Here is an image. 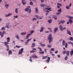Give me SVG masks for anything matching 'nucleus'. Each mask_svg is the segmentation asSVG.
<instances>
[{"instance_id": "obj_1", "label": "nucleus", "mask_w": 73, "mask_h": 73, "mask_svg": "<svg viewBox=\"0 0 73 73\" xmlns=\"http://www.w3.org/2000/svg\"><path fill=\"white\" fill-rule=\"evenodd\" d=\"M53 38L52 37V35L50 34L48 36V39L49 40V43H50V42L52 41Z\"/></svg>"}, {"instance_id": "obj_2", "label": "nucleus", "mask_w": 73, "mask_h": 73, "mask_svg": "<svg viewBox=\"0 0 73 73\" xmlns=\"http://www.w3.org/2000/svg\"><path fill=\"white\" fill-rule=\"evenodd\" d=\"M28 8H30L29 9L28 8H26L25 9V11L26 12H28L29 11V13H31V8H30V6H29L28 7Z\"/></svg>"}, {"instance_id": "obj_3", "label": "nucleus", "mask_w": 73, "mask_h": 73, "mask_svg": "<svg viewBox=\"0 0 73 73\" xmlns=\"http://www.w3.org/2000/svg\"><path fill=\"white\" fill-rule=\"evenodd\" d=\"M2 43H3V44H5V45L7 47V48H8L9 46L7 44H9V43L8 42H5L4 43L3 42Z\"/></svg>"}, {"instance_id": "obj_4", "label": "nucleus", "mask_w": 73, "mask_h": 73, "mask_svg": "<svg viewBox=\"0 0 73 73\" xmlns=\"http://www.w3.org/2000/svg\"><path fill=\"white\" fill-rule=\"evenodd\" d=\"M24 50V48H22L20 50H19V54H21L22 53H23V50Z\"/></svg>"}, {"instance_id": "obj_5", "label": "nucleus", "mask_w": 73, "mask_h": 73, "mask_svg": "<svg viewBox=\"0 0 73 73\" xmlns=\"http://www.w3.org/2000/svg\"><path fill=\"white\" fill-rule=\"evenodd\" d=\"M5 33V32L3 31V33H1V32H0V35H1V37L2 38L4 36V34Z\"/></svg>"}, {"instance_id": "obj_6", "label": "nucleus", "mask_w": 73, "mask_h": 73, "mask_svg": "<svg viewBox=\"0 0 73 73\" xmlns=\"http://www.w3.org/2000/svg\"><path fill=\"white\" fill-rule=\"evenodd\" d=\"M40 7H47L48 8V6L46 5H44L43 4H42L40 5Z\"/></svg>"}, {"instance_id": "obj_7", "label": "nucleus", "mask_w": 73, "mask_h": 73, "mask_svg": "<svg viewBox=\"0 0 73 73\" xmlns=\"http://www.w3.org/2000/svg\"><path fill=\"white\" fill-rule=\"evenodd\" d=\"M36 17L38 19H42V18L38 15L36 16Z\"/></svg>"}, {"instance_id": "obj_8", "label": "nucleus", "mask_w": 73, "mask_h": 73, "mask_svg": "<svg viewBox=\"0 0 73 73\" xmlns=\"http://www.w3.org/2000/svg\"><path fill=\"white\" fill-rule=\"evenodd\" d=\"M22 2L23 5H25L26 4V2H25V0H22Z\"/></svg>"}, {"instance_id": "obj_9", "label": "nucleus", "mask_w": 73, "mask_h": 73, "mask_svg": "<svg viewBox=\"0 0 73 73\" xmlns=\"http://www.w3.org/2000/svg\"><path fill=\"white\" fill-rule=\"evenodd\" d=\"M11 15H12V13H9L8 15H5V16L6 17H8V16H11Z\"/></svg>"}, {"instance_id": "obj_10", "label": "nucleus", "mask_w": 73, "mask_h": 73, "mask_svg": "<svg viewBox=\"0 0 73 73\" xmlns=\"http://www.w3.org/2000/svg\"><path fill=\"white\" fill-rule=\"evenodd\" d=\"M58 30V29L57 28H55L54 30V33H55L56 32H57V31Z\"/></svg>"}, {"instance_id": "obj_11", "label": "nucleus", "mask_w": 73, "mask_h": 73, "mask_svg": "<svg viewBox=\"0 0 73 73\" xmlns=\"http://www.w3.org/2000/svg\"><path fill=\"white\" fill-rule=\"evenodd\" d=\"M32 58H37V57L35 55H34L32 56Z\"/></svg>"}, {"instance_id": "obj_12", "label": "nucleus", "mask_w": 73, "mask_h": 73, "mask_svg": "<svg viewBox=\"0 0 73 73\" xmlns=\"http://www.w3.org/2000/svg\"><path fill=\"white\" fill-rule=\"evenodd\" d=\"M32 35V34H28L26 37V39H28V38H29V36H31V35Z\"/></svg>"}, {"instance_id": "obj_13", "label": "nucleus", "mask_w": 73, "mask_h": 73, "mask_svg": "<svg viewBox=\"0 0 73 73\" xmlns=\"http://www.w3.org/2000/svg\"><path fill=\"white\" fill-rule=\"evenodd\" d=\"M53 17L55 20H57V17L56 15H53Z\"/></svg>"}, {"instance_id": "obj_14", "label": "nucleus", "mask_w": 73, "mask_h": 73, "mask_svg": "<svg viewBox=\"0 0 73 73\" xmlns=\"http://www.w3.org/2000/svg\"><path fill=\"white\" fill-rule=\"evenodd\" d=\"M45 9H46L47 10H48V11H52V10H50L51 9H52L51 8H46Z\"/></svg>"}, {"instance_id": "obj_15", "label": "nucleus", "mask_w": 73, "mask_h": 73, "mask_svg": "<svg viewBox=\"0 0 73 73\" xmlns=\"http://www.w3.org/2000/svg\"><path fill=\"white\" fill-rule=\"evenodd\" d=\"M7 42H10V38L9 37H8L7 38Z\"/></svg>"}, {"instance_id": "obj_16", "label": "nucleus", "mask_w": 73, "mask_h": 73, "mask_svg": "<svg viewBox=\"0 0 73 73\" xmlns=\"http://www.w3.org/2000/svg\"><path fill=\"white\" fill-rule=\"evenodd\" d=\"M59 27L60 31H62L63 30V29H62V27L61 25H60L59 26Z\"/></svg>"}, {"instance_id": "obj_17", "label": "nucleus", "mask_w": 73, "mask_h": 73, "mask_svg": "<svg viewBox=\"0 0 73 73\" xmlns=\"http://www.w3.org/2000/svg\"><path fill=\"white\" fill-rule=\"evenodd\" d=\"M67 32L68 34L69 35H70V36L71 35V33L70 32V31H67Z\"/></svg>"}, {"instance_id": "obj_18", "label": "nucleus", "mask_w": 73, "mask_h": 73, "mask_svg": "<svg viewBox=\"0 0 73 73\" xmlns=\"http://www.w3.org/2000/svg\"><path fill=\"white\" fill-rule=\"evenodd\" d=\"M44 29V28L43 27H42L40 30V32H43V30Z\"/></svg>"}, {"instance_id": "obj_19", "label": "nucleus", "mask_w": 73, "mask_h": 73, "mask_svg": "<svg viewBox=\"0 0 73 73\" xmlns=\"http://www.w3.org/2000/svg\"><path fill=\"white\" fill-rule=\"evenodd\" d=\"M66 54L67 56H69V53H70V52L68 51H67V52H66Z\"/></svg>"}, {"instance_id": "obj_20", "label": "nucleus", "mask_w": 73, "mask_h": 73, "mask_svg": "<svg viewBox=\"0 0 73 73\" xmlns=\"http://www.w3.org/2000/svg\"><path fill=\"white\" fill-rule=\"evenodd\" d=\"M68 22L69 23H70V24H72V23H73V21H72V20L69 19L68 21Z\"/></svg>"}, {"instance_id": "obj_21", "label": "nucleus", "mask_w": 73, "mask_h": 73, "mask_svg": "<svg viewBox=\"0 0 73 73\" xmlns=\"http://www.w3.org/2000/svg\"><path fill=\"white\" fill-rule=\"evenodd\" d=\"M12 51L11 50H9V54H12Z\"/></svg>"}, {"instance_id": "obj_22", "label": "nucleus", "mask_w": 73, "mask_h": 73, "mask_svg": "<svg viewBox=\"0 0 73 73\" xmlns=\"http://www.w3.org/2000/svg\"><path fill=\"white\" fill-rule=\"evenodd\" d=\"M15 37L17 38V39H19L20 38H19V35H17L15 36Z\"/></svg>"}, {"instance_id": "obj_23", "label": "nucleus", "mask_w": 73, "mask_h": 73, "mask_svg": "<svg viewBox=\"0 0 73 73\" xmlns=\"http://www.w3.org/2000/svg\"><path fill=\"white\" fill-rule=\"evenodd\" d=\"M47 57H48V56H43L42 57V59H43V60H44V59H45V58H46Z\"/></svg>"}, {"instance_id": "obj_24", "label": "nucleus", "mask_w": 73, "mask_h": 73, "mask_svg": "<svg viewBox=\"0 0 73 73\" xmlns=\"http://www.w3.org/2000/svg\"><path fill=\"white\" fill-rule=\"evenodd\" d=\"M38 9H37V8L36 7L35 8V12L36 13H38Z\"/></svg>"}, {"instance_id": "obj_25", "label": "nucleus", "mask_w": 73, "mask_h": 73, "mask_svg": "<svg viewBox=\"0 0 73 73\" xmlns=\"http://www.w3.org/2000/svg\"><path fill=\"white\" fill-rule=\"evenodd\" d=\"M39 53H40V54H43L44 53V52L43 51L40 52H39Z\"/></svg>"}, {"instance_id": "obj_26", "label": "nucleus", "mask_w": 73, "mask_h": 73, "mask_svg": "<svg viewBox=\"0 0 73 73\" xmlns=\"http://www.w3.org/2000/svg\"><path fill=\"white\" fill-rule=\"evenodd\" d=\"M60 23H62V24H64V23H65V21L64 20H62L60 22Z\"/></svg>"}, {"instance_id": "obj_27", "label": "nucleus", "mask_w": 73, "mask_h": 73, "mask_svg": "<svg viewBox=\"0 0 73 73\" xmlns=\"http://www.w3.org/2000/svg\"><path fill=\"white\" fill-rule=\"evenodd\" d=\"M70 53L71 56H73V50H72L71 51H70Z\"/></svg>"}, {"instance_id": "obj_28", "label": "nucleus", "mask_w": 73, "mask_h": 73, "mask_svg": "<svg viewBox=\"0 0 73 73\" xmlns=\"http://www.w3.org/2000/svg\"><path fill=\"white\" fill-rule=\"evenodd\" d=\"M66 52H67L66 51H63L62 54H65V53H66Z\"/></svg>"}, {"instance_id": "obj_29", "label": "nucleus", "mask_w": 73, "mask_h": 73, "mask_svg": "<svg viewBox=\"0 0 73 73\" xmlns=\"http://www.w3.org/2000/svg\"><path fill=\"white\" fill-rule=\"evenodd\" d=\"M9 6V5L8 4H6L5 5V8H6L7 9L8 8Z\"/></svg>"}, {"instance_id": "obj_30", "label": "nucleus", "mask_w": 73, "mask_h": 73, "mask_svg": "<svg viewBox=\"0 0 73 73\" xmlns=\"http://www.w3.org/2000/svg\"><path fill=\"white\" fill-rule=\"evenodd\" d=\"M68 56H66L64 58L65 60H67L68 59Z\"/></svg>"}, {"instance_id": "obj_31", "label": "nucleus", "mask_w": 73, "mask_h": 73, "mask_svg": "<svg viewBox=\"0 0 73 73\" xmlns=\"http://www.w3.org/2000/svg\"><path fill=\"white\" fill-rule=\"evenodd\" d=\"M32 47L33 48H34V47H35V43H33L32 44Z\"/></svg>"}, {"instance_id": "obj_32", "label": "nucleus", "mask_w": 73, "mask_h": 73, "mask_svg": "<svg viewBox=\"0 0 73 73\" xmlns=\"http://www.w3.org/2000/svg\"><path fill=\"white\" fill-rule=\"evenodd\" d=\"M35 52H36V51L34 50H32L30 51L31 53H35Z\"/></svg>"}, {"instance_id": "obj_33", "label": "nucleus", "mask_w": 73, "mask_h": 73, "mask_svg": "<svg viewBox=\"0 0 73 73\" xmlns=\"http://www.w3.org/2000/svg\"><path fill=\"white\" fill-rule=\"evenodd\" d=\"M65 42L64 40H63L62 42V45H65Z\"/></svg>"}, {"instance_id": "obj_34", "label": "nucleus", "mask_w": 73, "mask_h": 73, "mask_svg": "<svg viewBox=\"0 0 73 73\" xmlns=\"http://www.w3.org/2000/svg\"><path fill=\"white\" fill-rule=\"evenodd\" d=\"M57 5H59V6H60V7H62V5L61 3H57Z\"/></svg>"}, {"instance_id": "obj_35", "label": "nucleus", "mask_w": 73, "mask_h": 73, "mask_svg": "<svg viewBox=\"0 0 73 73\" xmlns=\"http://www.w3.org/2000/svg\"><path fill=\"white\" fill-rule=\"evenodd\" d=\"M18 11V9H17V8L15 10V12L16 13H18V11Z\"/></svg>"}, {"instance_id": "obj_36", "label": "nucleus", "mask_w": 73, "mask_h": 73, "mask_svg": "<svg viewBox=\"0 0 73 73\" xmlns=\"http://www.w3.org/2000/svg\"><path fill=\"white\" fill-rule=\"evenodd\" d=\"M67 46H68V43H66L65 44V48H67Z\"/></svg>"}, {"instance_id": "obj_37", "label": "nucleus", "mask_w": 73, "mask_h": 73, "mask_svg": "<svg viewBox=\"0 0 73 73\" xmlns=\"http://www.w3.org/2000/svg\"><path fill=\"white\" fill-rule=\"evenodd\" d=\"M21 35H25L26 34V32L22 33H21Z\"/></svg>"}, {"instance_id": "obj_38", "label": "nucleus", "mask_w": 73, "mask_h": 73, "mask_svg": "<svg viewBox=\"0 0 73 73\" xmlns=\"http://www.w3.org/2000/svg\"><path fill=\"white\" fill-rule=\"evenodd\" d=\"M66 8L67 9H70V6H68L66 7Z\"/></svg>"}, {"instance_id": "obj_39", "label": "nucleus", "mask_w": 73, "mask_h": 73, "mask_svg": "<svg viewBox=\"0 0 73 73\" xmlns=\"http://www.w3.org/2000/svg\"><path fill=\"white\" fill-rule=\"evenodd\" d=\"M69 18H70L69 20H71V19H73V17L69 16Z\"/></svg>"}, {"instance_id": "obj_40", "label": "nucleus", "mask_w": 73, "mask_h": 73, "mask_svg": "<svg viewBox=\"0 0 73 73\" xmlns=\"http://www.w3.org/2000/svg\"><path fill=\"white\" fill-rule=\"evenodd\" d=\"M37 20V19L36 18H33L32 19V20L33 21H34V20Z\"/></svg>"}, {"instance_id": "obj_41", "label": "nucleus", "mask_w": 73, "mask_h": 73, "mask_svg": "<svg viewBox=\"0 0 73 73\" xmlns=\"http://www.w3.org/2000/svg\"><path fill=\"white\" fill-rule=\"evenodd\" d=\"M58 12H60V13H61V9H60L59 10H58Z\"/></svg>"}, {"instance_id": "obj_42", "label": "nucleus", "mask_w": 73, "mask_h": 73, "mask_svg": "<svg viewBox=\"0 0 73 73\" xmlns=\"http://www.w3.org/2000/svg\"><path fill=\"white\" fill-rule=\"evenodd\" d=\"M5 29V27H3L2 28L1 30H2V31H4Z\"/></svg>"}, {"instance_id": "obj_43", "label": "nucleus", "mask_w": 73, "mask_h": 73, "mask_svg": "<svg viewBox=\"0 0 73 73\" xmlns=\"http://www.w3.org/2000/svg\"><path fill=\"white\" fill-rule=\"evenodd\" d=\"M68 44H73V43L70 42H68Z\"/></svg>"}, {"instance_id": "obj_44", "label": "nucleus", "mask_w": 73, "mask_h": 73, "mask_svg": "<svg viewBox=\"0 0 73 73\" xmlns=\"http://www.w3.org/2000/svg\"><path fill=\"white\" fill-rule=\"evenodd\" d=\"M70 40H71V41H73V38L72 37H71L70 38Z\"/></svg>"}, {"instance_id": "obj_45", "label": "nucleus", "mask_w": 73, "mask_h": 73, "mask_svg": "<svg viewBox=\"0 0 73 73\" xmlns=\"http://www.w3.org/2000/svg\"><path fill=\"white\" fill-rule=\"evenodd\" d=\"M31 39H32V38L28 39L27 40V42H29V41H31Z\"/></svg>"}, {"instance_id": "obj_46", "label": "nucleus", "mask_w": 73, "mask_h": 73, "mask_svg": "<svg viewBox=\"0 0 73 73\" xmlns=\"http://www.w3.org/2000/svg\"><path fill=\"white\" fill-rule=\"evenodd\" d=\"M30 4L32 5H33V2L31 1L30 2Z\"/></svg>"}, {"instance_id": "obj_47", "label": "nucleus", "mask_w": 73, "mask_h": 73, "mask_svg": "<svg viewBox=\"0 0 73 73\" xmlns=\"http://www.w3.org/2000/svg\"><path fill=\"white\" fill-rule=\"evenodd\" d=\"M48 29H49L50 31V32H52V29H51L50 28H48Z\"/></svg>"}, {"instance_id": "obj_48", "label": "nucleus", "mask_w": 73, "mask_h": 73, "mask_svg": "<svg viewBox=\"0 0 73 73\" xmlns=\"http://www.w3.org/2000/svg\"><path fill=\"white\" fill-rule=\"evenodd\" d=\"M48 22L49 23V24H50V23H52V21L50 20H49L48 21Z\"/></svg>"}, {"instance_id": "obj_49", "label": "nucleus", "mask_w": 73, "mask_h": 73, "mask_svg": "<svg viewBox=\"0 0 73 73\" xmlns=\"http://www.w3.org/2000/svg\"><path fill=\"white\" fill-rule=\"evenodd\" d=\"M13 17L17 18V17H18V16H17V15L16 16H13Z\"/></svg>"}, {"instance_id": "obj_50", "label": "nucleus", "mask_w": 73, "mask_h": 73, "mask_svg": "<svg viewBox=\"0 0 73 73\" xmlns=\"http://www.w3.org/2000/svg\"><path fill=\"white\" fill-rule=\"evenodd\" d=\"M31 59V56L30 57V59H29V61H30V62H32V60Z\"/></svg>"}, {"instance_id": "obj_51", "label": "nucleus", "mask_w": 73, "mask_h": 73, "mask_svg": "<svg viewBox=\"0 0 73 73\" xmlns=\"http://www.w3.org/2000/svg\"><path fill=\"white\" fill-rule=\"evenodd\" d=\"M48 48H51V47H52V46H51V45H48Z\"/></svg>"}, {"instance_id": "obj_52", "label": "nucleus", "mask_w": 73, "mask_h": 73, "mask_svg": "<svg viewBox=\"0 0 73 73\" xmlns=\"http://www.w3.org/2000/svg\"><path fill=\"white\" fill-rule=\"evenodd\" d=\"M38 49L40 50L39 51H41L42 50V49H41V48H40V47H38Z\"/></svg>"}, {"instance_id": "obj_53", "label": "nucleus", "mask_w": 73, "mask_h": 73, "mask_svg": "<svg viewBox=\"0 0 73 73\" xmlns=\"http://www.w3.org/2000/svg\"><path fill=\"white\" fill-rule=\"evenodd\" d=\"M49 60H46L47 63H49Z\"/></svg>"}, {"instance_id": "obj_54", "label": "nucleus", "mask_w": 73, "mask_h": 73, "mask_svg": "<svg viewBox=\"0 0 73 73\" xmlns=\"http://www.w3.org/2000/svg\"><path fill=\"white\" fill-rule=\"evenodd\" d=\"M45 46V45L44 44H42V45L41 46L42 47H44V46Z\"/></svg>"}, {"instance_id": "obj_55", "label": "nucleus", "mask_w": 73, "mask_h": 73, "mask_svg": "<svg viewBox=\"0 0 73 73\" xmlns=\"http://www.w3.org/2000/svg\"><path fill=\"white\" fill-rule=\"evenodd\" d=\"M16 47H17V48H20V46H16Z\"/></svg>"}, {"instance_id": "obj_56", "label": "nucleus", "mask_w": 73, "mask_h": 73, "mask_svg": "<svg viewBox=\"0 0 73 73\" xmlns=\"http://www.w3.org/2000/svg\"><path fill=\"white\" fill-rule=\"evenodd\" d=\"M52 51H54V48H51V49L50 51H52Z\"/></svg>"}, {"instance_id": "obj_57", "label": "nucleus", "mask_w": 73, "mask_h": 73, "mask_svg": "<svg viewBox=\"0 0 73 73\" xmlns=\"http://www.w3.org/2000/svg\"><path fill=\"white\" fill-rule=\"evenodd\" d=\"M34 32H35L34 31H31V32H30V33H31H31H34Z\"/></svg>"}, {"instance_id": "obj_58", "label": "nucleus", "mask_w": 73, "mask_h": 73, "mask_svg": "<svg viewBox=\"0 0 73 73\" xmlns=\"http://www.w3.org/2000/svg\"><path fill=\"white\" fill-rule=\"evenodd\" d=\"M44 0H41L40 1L41 3H43L44 2Z\"/></svg>"}, {"instance_id": "obj_59", "label": "nucleus", "mask_w": 73, "mask_h": 73, "mask_svg": "<svg viewBox=\"0 0 73 73\" xmlns=\"http://www.w3.org/2000/svg\"><path fill=\"white\" fill-rule=\"evenodd\" d=\"M39 44H40V46H41L42 45V42H40L39 43Z\"/></svg>"}, {"instance_id": "obj_60", "label": "nucleus", "mask_w": 73, "mask_h": 73, "mask_svg": "<svg viewBox=\"0 0 73 73\" xmlns=\"http://www.w3.org/2000/svg\"><path fill=\"white\" fill-rule=\"evenodd\" d=\"M55 54H57V53H58V51L57 50L55 52Z\"/></svg>"}, {"instance_id": "obj_61", "label": "nucleus", "mask_w": 73, "mask_h": 73, "mask_svg": "<svg viewBox=\"0 0 73 73\" xmlns=\"http://www.w3.org/2000/svg\"><path fill=\"white\" fill-rule=\"evenodd\" d=\"M56 14V15H60V13H57Z\"/></svg>"}, {"instance_id": "obj_62", "label": "nucleus", "mask_w": 73, "mask_h": 73, "mask_svg": "<svg viewBox=\"0 0 73 73\" xmlns=\"http://www.w3.org/2000/svg\"><path fill=\"white\" fill-rule=\"evenodd\" d=\"M57 56L58 58H60V55H58Z\"/></svg>"}, {"instance_id": "obj_63", "label": "nucleus", "mask_w": 73, "mask_h": 73, "mask_svg": "<svg viewBox=\"0 0 73 73\" xmlns=\"http://www.w3.org/2000/svg\"><path fill=\"white\" fill-rule=\"evenodd\" d=\"M50 58L49 57H48V60H50Z\"/></svg>"}, {"instance_id": "obj_64", "label": "nucleus", "mask_w": 73, "mask_h": 73, "mask_svg": "<svg viewBox=\"0 0 73 73\" xmlns=\"http://www.w3.org/2000/svg\"><path fill=\"white\" fill-rule=\"evenodd\" d=\"M57 7L58 8H60V7L59 6H57Z\"/></svg>"}]
</instances>
